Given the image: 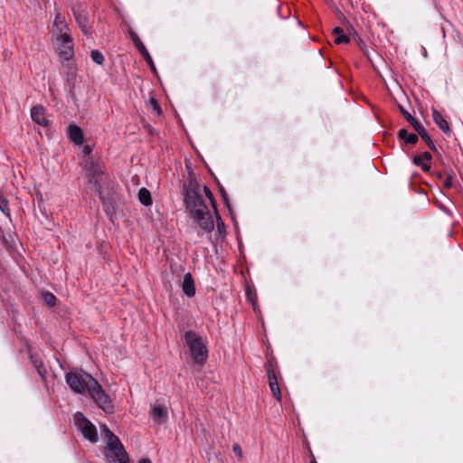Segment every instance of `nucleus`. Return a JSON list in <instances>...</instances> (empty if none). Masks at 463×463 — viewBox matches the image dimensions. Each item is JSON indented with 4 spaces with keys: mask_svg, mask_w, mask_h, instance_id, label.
Returning <instances> with one entry per match:
<instances>
[{
    "mask_svg": "<svg viewBox=\"0 0 463 463\" xmlns=\"http://www.w3.org/2000/svg\"><path fill=\"white\" fill-rule=\"evenodd\" d=\"M104 454L109 463H128V455L119 439L107 442Z\"/></svg>",
    "mask_w": 463,
    "mask_h": 463,
    "instance_id": "4",
    "label": "nucleus"
},
{
    "mask_svg": "<svg viewBox=\"0 0 463 463\" xmlns=\"http://www.w3.org/2000/svg\"><path fill=\"white\" fill-rule=\"evenodd\" d=\"M416 156H421L427 163H430L432 159V156L430 152H423L421 155H417Z\"/></svg>",
    "mask_w": 463,
    "mask_h": 463,
    "instance_id": "33",
    "label": "nucleus"
},
{
    "mask_svg": "<svg viewBox=\"0 0 463 463\" xmlns=\"http://www.w3.org/2000/svg\"><path fill=\"white\" fill-rule=\"evenodd\" d=\"M91 147L90 146H85L82 149L83 154L88 156L91 153Z\"/></svg>",
    "mask_w": 463,
    "mask_h": 463,
    "instance_id": "35",
    "label": "nucleus"
},
{
    "mask_svg": "<svg viewBox=\"0 0 463 463\" xmlns=\"http://www.w3.org/2000/svg\"><path fill=\"white\" fill-rule=\"evenodd\" d=\"M215 214H216V217H217V225H218V228L220 229L221 227L224 226V223L222 221V219H221L217 210L215 211Z\"/></svg>",
    "mask_w": 463,
    "mask_h": 463,
    "instance_id": "34",
    "label": "nucleus"
},
{
    "mask_svg": "<svg viewBox=\"0 0 463 463\" xmlns=\"http://www.w3.org/2000/svg\"><path fill=\"white\" fill-rule=\"evenodd\" d=\"M312 457H313V459L311 460V462H310V463H317V462L316 461V459L314 458V456H313V455H312Z\"/></svg>",
    "mask_w": 463,
    "mask_h": 463,
    "instance_id": "38",
    "label": "nucleus"
},
{
    "mask_svg": "<svg viewBox=\"0 0 463 463\" xmlns=\"http://www.w3.org/2000/svg\"><path fill=\"white\" fill-rule=\"evenodd\" d=\"M232 450L240 458H243L242 449L238 443L233 444Z\"/></svg>",
    "mask_w": 463,
    "mask_h": 463,
    "instance_id": "32",
    "label": "nucleus"
},
{
    "mask_svg": "<svg viewBox=\"0 0 463 463\" xmlns=\"http://www.w3.org/2000/svg\"><path fill=\"white\" fill-rule=\"evenodd\" d=\"M128 35L131 38V40H132L133 43L135 44V46L137 47V49L139 51L140 54L144 57V59L147 62L150 69L155 71L156 67H155L153 59L150 56L146 46L143 44L142 41L139 39L138 35L132 30L128 31Z\"/></svg>",
    "mask_w": 463,
    "mask_h": 463,
    "instance_id": "11",
    "label": "nucleus"
},
{
    "mask_svg": "<svg viewBox=\"0 0 463 463\" xmlns=\"http://www.w3.org/2000/svg\"><path fill=\"white\" fill-rule=\"evenodd\" d=\"M332 33L334 35V42L336 44L348 43L350 42V38L345 33L341 27H335Z\"/></svg>",
    "mask_w": 463,
    "mask_h": 463,
    "instance_id": "18",
    "label": "nucleus"
},
{
    "mask_svg": "<svg viewBox=\"0 0 463 463\" xmlns=\"http://www.w3.org/2000/svg\"><path fill=\"white\" fill-rule=\"evenodd\" d=\"M265 370L268 376L269 386L272 396L279 402H281V391L279 388V383L278 374L275 370L274 359L270 358L265 364Z\"/></svg>",
    "mask_w": 463,
    "mask_h": 463,
    "instance_id": "8",
    "label": "nucleus"
},
{
    "mask_svg": "<svg viewBox=\"0 0 463 463\" xmlns=\"http://www.w3.org/2000/svg\"><path fill=\"white\" fill-rule=\"evenodd\" d=\"M182 193L185 208L189 211L193 219L205 232H212L214 229V222L200 192L188 189L182 190Z\"/></svg>",
    "mask_w": 463,
    "mask_h": 463,
    "instance_id": "2",
    "label": "nucleus"
},
{
    "mask_svg": "<svg viewBox=\"0 0 463 463\" xmlns=\"http://www.w3.org/2000/svg\"><path fill=\"white\" fill-rule=\"evenodd\" d=\"M43 301L50 307H54L56 305L57 298L51 292H45L43 294Z\"/></svg>",
    "mask_w": 463,
    "mask_h": 463,
    "instance_id": "25",
    "label": "nucleus"
},
{
    "mask_svg": "<svg viewBox=\"0 0 463 463\" xmlns=\"http://www.w3.org/2000/svg\"><path fill=\"white\" fill-rule=\"evenodd\" d=\"M182 289L184 295L192 298L195 295V284L191 273H185L182 283Z\"/></svg>",
    "mask_w": 463,
    "mask_h": 463,
    "instance_id": "16",
    "label": "nucleus"
},
{
    "mask_svg": "<svg viewBox=\"0 0 463 463\" xmlns=\"http://www.w3.org/2000/svg\"><path fill=\"white\" fill-rule=\"evenodd\" d=\"M400 111L404 117V118L411 125L414 130L419 134V136L426 142L427 146L433 152H437V147L432 141L431 137L427 133L425 128L416 119L414 118L403 107L399 106Z\"/></svg>",
    "mask_w": 463,
    "mask_h": 463,
    "instance_id": "7",
    "label": "nucleus"
},
{
    "mask_svg": "<svg viewBox=\"0 0 463 463\" xmlns=\"http://www.w3.org/2000/svg\"><path fill=\"white\" fill-rule=\"evenodd\" d=\"M436 176L439 180H443L444 179V174H442L441 172H437L436 173Z\"/></svg>",
    "mask_w": 463,
    "mask_h": 463,
    "instance_id": "36",
    "label": "nucleus"
},
{
    "mask_svg": "<svg viewBox=\"0 0 463 463\" xmlns=\"http://www.w3.org/2000/svg\"><path fill=\"white\" fill-rule=\"evenodd\" d=\"M203 192H204L206 197L209 199L213 208L214 209V211H216V209H217L216 202H215V199L213 197V193L211 192V190L207 186L203 187Z\"/></svg>",
    "mask_w": 463,
    "mask_h": 463,
    "instance_id": "29",
    "label": "nucleus"
},
{
    "mask_svg": "<svg viewBox=\"0 0 463 463\" xmlns=\"http://www.w3.org/2000/svg\"><path fill=\"white\" fill-rule=\"evenodd\" d=\"M90 57L92 61L99 65H102L105 60L104 55L99 50H92Z\"/></svg>",
    "mask_w": 463,
    "mask_h": 463,
    "instance_id": "24",
    "label": "nucleus"
},
{
    "mask_svg": "<svg viewBox=\"0 0 463 463\" xmlns=\"http://www.w3.org/2000/svg\"><path fill=\"white\" fill-rule=\"evenodd\" d=\"M184 339L191 355L196 364L203 365L208 357V350L202 337L194 331L189 330L184 334Z\"/></svg>",
    "mask_w": 463,
    "mask_h": 463,
    "instance_id": "3",
    "label": "nucleus"
},
{
    "mask_svg": "<svg viewBox=\"0 0 463 463\" xmlns=\"http://www.w3.org/2000/svg\"><path fill=\"white\" fill-rule=\"evenodd\" d=\"M32 119L40 126H47L48 120L44 116V108L41 105L33 106L31 109Z\"/></svg>",
    "mask_w": 463,
    "mask_h": 463,
    "instance_id": "15",
    "label": "nucleus"
},
{
    "mask_svg": "<svg viewBox=\"0 0 463 463\" xmlns=\"http://www.w3.org/2000/svg\"><path fill=\"white\" fill-rule=\"evenodd\" d=\"M101 429L107 438V442L114 441V439H118L109 428L107 425L102 424Z\"/></svg>",
    "mask_w": 463,
    "mask_h": 463,
    "instance_id": "28",
    "label": "nucleus"
},
{
    "mask_svg": "<svg viewBox=\"0 0 463 463\" xmlns=\"http://www.w3.org/2000/svg\"><path fill=\"white\" fill-rule=\"evenodd\" d=\"M149 416L157 424L165 423L168 419V410L165 402L157 400L150 405Z\"/></svg>",
    "mask_w": 463,
    "mask_h": 463,
    "instance_id": "9",
    "label": "nucleus"
},
{
    "mask_svg": "<svg viewBox=\"0 0 463 463\" xmlns=\"http://www.w3.org/2000/svg\"><path fill=\"white\" fill-rule=\"evenodd\" d=\"M31 362L33 363L34 368L36 369L38 374L43 379L47 374V370L43 363V361L35 355L30 354Z\"/></svg>",
    "mask_w": 463,
    "mask_h": 463,
    "instance_id": "20",
    "label": "nucleus"
},
{
    "mask_svg": "<svg viewBox=\"0 0 463 463\" xmlns=\"http://www.w3.org/2000/svg\"><path fill=\"white\" fill-rule=\"evenodd\" d=\"M52 33L57 39L70 37V28L65 22V18L60 13H57L52 24Z\"/></svg>",
    "mask_w": 463,
    "mask_h": 463,
    "instance_id": "10",
    "label": "nucleus"
},
{
    "mask_svg": "<svg viewBox=\"0 0 463 463\" xmlns=\"http://www.w3.org/2000/svg\"><path fill=\"white\" fill-rule=\"evenodd\" d=\"M138 463H152L149 458H142Z\"/></svg>",
    "mask_w": 463,
    "mask_h": 463,
    "instance_id": "37",
    "label": "nucleus"
},
{
    "mask_svg": "<svg viewBox=\"0 0 463 463\" xmlns=\"http://www.w3.org/2000/svg\"><path fill=\"white\" fill-rule=\"evenodd\" d=\"M74 421L86 439L91 443H96L99 440L98 431L95 425L90 422V420L87 419L82 412L78 411L75 413Z\"/></svg>",
    "mask_w": 463,
    "mask_h": 463,
    "instance_id": "5",
    "label": "nucleus"
},
{
    "mask_svg": "<svg viewBox=\"0 0 463 463\" xmlns=\"http://www.w3.org/2000/svg\"><path fill=\"white\" fill-rule=\"evenodd\" d=\"M68 137L76 145H81L84 141V135L82 129L75 124H71L68 127Z\"/></svg>",
    "mask_w": 463,
    "mask_h": 463,
    "instance_id": "14",
    "label": "nucleus"
},
{
    "mask_svg": "<svg viewBox=\"0 0 463 463\" xmlns=\"http://www.w3.org/2000/svg\"><path fill=\"white\" fill-rule=\"evenodd\" d=\"M354 39H355L356 43L359 46V48L364 52V53L367 54L366 44L363 41V39L361 37H359V36H355Z\"/></svg>",
    "mask_w": 463,
    "mask_h": 463,
    "instance_id": "31",
    "label": "nucleus"
},
{
    "mask_svg": "<svg viewBox=\"0 0 463 463\" xmlns=\"http://www.w3.org/2000/svg\"><path fill=\"white\" fill-rule=\"evenodd\" d=\"M432 119L436 125L442 130L444 133L450 132V128L448 121L443 118L440 112L437 109H432Z\"/></svg>",
    "mask_w": 463,
    "mask_h": 463,
    "instance_id": "17",
    "label": "nucleus"
},
{
    "mask_svg": "<svg viewBox=\"0 0 463 463\" xmlns=\"http://www.w3.org/2000/svg\"><path fill=\"white\" fill-rule=\"evenodd\" d=\"M59 43V54L61 58L69 61L74 55L73 43L71 37L57 39Z\"/></svg>",
    "mask_w": 463,
    "mask_h": 463,
    "instance_id": "12",
    "label": "nucleus"
},
{
    "mask_svg": "<svg viewBox=\"0 0 463 463\" xmlns=\"http://www.w3.org/2000/svg\"><path fill=\"white\" fill-rule=\"evenodd\" d=\"M412 162L415 165L420 167L422 171L426 173L430 171V163H427L425 160L422 159L421 156H414L412 158Z\"/></svg>",
    "mask_w": 463,
    "mask_h": 463,
    "instance_id": "23",
    "label": "nucleus"
},
{
    "mask_svg": "<svg viewBox=\"0 0 463 463\" xmlns=\"http://www.w3.org/2000/svg\"><path fill=\"white\" fill-rule=\"evenodd\" d=\"M65 379L73 392L84 393L87 391L100 409L108 413L113 412L114 407L109 396L90 374L82 370L69 372L66 373Z\"/></svg>",
    "mask_w": 463,
    "mask_h": 463,
    "instance_id": "1",
    "label": "nucleus"
},
{
    "mask_svg": "<svg viewBox=\"0 0 463 463\" xmlns=\"http://www.w3.org/2000/svg\"><path fill=\"white\" fill-rule=\"evenodd\" d=\"M247 295H248L249 298L250 299V292L249 291H247Z\"/></svg>",
    "mask_w": 463,
    "mask_h": 463,
    "instance_id": "39",
    "label": "nucleus"
},
{
    "mask_svg": "<svg viewBox=\"0 0 463 463\" xmlns=\"http://www.w3.org/2000/svg\"><path fill=\"white\" fill-rule=\"evenodd\" d=\"M446 177L443 179V186L446 189H450L453 186L454 174L452 171L446 174Z\"/></svg>",
    "mask_w": 463,
    "mask_h": 463,
    "instance_id": "27",
    "label": "nucleus"
},
{
    "mask_svg": "<svg viewBox=\"0 0 463 463\" xmlns=\"http://www.w3.org/2000/svg\"><path fill=\"white\" fill-rule=\"evenodd\" d=\"M85 167L88 168L89 182L90 184H93L95 189L99 194V197L100 198V200H102L103 203H107V200L103 196L101 191V180L102 175H104V170L102 166L89 159L86 160L85 162Z\"/></svg>",
    "mask_w": 463,
    "mask_h": 463,
    "instance_id": "6",
    "label": "nucleus"
},
{
    "mask_svg": "<svg viewBox=\"0 0 463 463\" xmlns=\"http://www.w3.org/2000/svg\"><path fill=\"white\" fill-rule=\"evenodd\" d=\"M194 189L196 192H200V184L196 179V175L193 172L188 174V184H184L183 190Z\"/></svg>",
    "mask_w": 463,
    "mask_h": 463,
    "instance_id": "22",
    "label": "nucleus"
},
{
    "mask_svg": "<svg viewBox=\"0 0 463 463\" xmlns=\"http://www.w3.org/2000/svg\"><path fill=\"white\" fill-rule=\"evenodd\" d=\"M137 195H138L139 202L143 205L149 206L152 204L153 201H152V197H151V193L148 189H146L145 187L139 189Z\"/></svg>",
    "mask_w": 463,
    "mask_h": 463,
    "instance_id": "21",
    "label": "nucleus"
},
{
    "mask_svg": "<svg viewBox=\"0 0 463 463\" xmlns=\"http://www.w3.org/2000/svg\"><path fill=\"white\" fill-rule=\"evenodd\" d=\"M149 106H150V110L153 112V113H156V115H160L161 113V107L158 103V101L155 99V98H150L149 99Z\"/></svg>",
    "mask_w": 463,
    "mask_h": 463,
    "instance_id": "26",
    "label": "nucleus"
},
{
    "mask_svg": "<svg viewBox=\"0 0 463 463\" xmlns=\"http://www.w3.org/2000/svg\"><path fill=\"white\" fill-rule=\"evenodd\" d=\"M73 13H74L75 20H76L79 27L80 28L81 32L85 35H88L90 33V24L89 16L87 14V13H85L82 10H77V11L74 10Z\"/></svg>",
    "mask_w": 463,
    "mask_h": 463,
    "instance_id": "13",
    "label": "nucleus"
},
{
    "mask_svg": "<svg viewBox=\"0 0 463 463\" xmlns=\"http://www.w3.org/2000/svg\"><path fill=\"white\" fill-rule=\"evenodd\" d=\"M220 193H221L222 198L224 201L226 206L228 207V209H231V204H230V200H229L228 194L222 186H220Z\"/></svg>",
    "mask_w": 463,
    "mask_h": 463,
    "instance_id": "30",
    "label": "nucleus"
},
{
    "mask_svg": "<svg viewBox=\"0 0 463 463\" xmlns=\"http://www.w3.org/2000/svg\"><path fill=\"white\" fill-rule=\"evenodd\" d=\"M398 137L407 144L414 145L418 142V136L413 133H409L406 129L402 128L398 132Z\"/></svg>",
    "mask_w": 463,
    "mask_h": 463,
    "instance_id": "19",
    "label": "nucleus"
}]
</instances>
